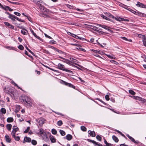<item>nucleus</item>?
<instances>
[{
	"label": "nucleus",
	"instance_id": "obj_51",
	"mask_svg": "<svg viewBox=\"0 0 146 146\" xmlns=\"http://www.w3.org/2000/svg\"><path fill=\"white\" fill-rule=\"evenodd\" d=\"M50 43H52V44H56V41H55L54 40H50Z\"/></svg>",
	"mask_w": 146,
	"mask_h": 146
},
{
	"label": "nucleus",
	"instance_id": "obj_63",
	"mask_svg": "<svg viewBox=\"0 0 146 146\" xmlns=\"http://www.w3.org/2000/svg\"><path fill=\"white\" fill-rule=\"evenodd\" d=\"M8 10L9 11H13V9H11V8H10L9 7V8H8Z\"/></svg>",
	"mask_w": 146,
	"mask_h": 146
},
{
	"label": "nucleus",
	"instance_id": "obj_38",
	"mask_svg": "<svg viewBox=\"0 0 146 146\" xmlns=\"http://www.w3.org/2000/svg\"><path fill=\"white\" fill-rule=\"evenodd\" d=\"M12 83L15 86H16L19 89L22 90L21 88L20 87H19L18 86V85L15 82H12Z\"/></svg>",
	"mask_w": 146,
	"mask_h": 146
},
{
	"label": "nucleus",
	"instance_id": "obj_35",
	"mask_svg": "<svg viewBox=\"0 0 146 146\" xmlns=\"http://www.w3.org/2000/svg\"><path fill=\"white\" fill-rule=\"evenodd\" d=\"M129 139L131 140L132 141L134 142L135 143H137V142L135 141V139L133 138L132 137H130Z\"/></svg>",
	"mask_w": 146,
	"mask_h": 146
},
{
	"label": "nucleus",
	"instance_id": "obj_34",
	"mask_svg": "<svg viewBox=\"0 0 146 146\" xmlns=\"http://www.w3.org/2000/svg\"><path fill=\"white\" fill-rule=\"evenodd\" d=\"M81 129L83 131H86V128L84 126H82L81 127Z\"/></svg>",
	"mask_w": 146,
	"mask_h": 146
},
{
	"label": "nucleus",
	"instance_id": "obj_39",
	"mask_svg": "<svg viewBox=\"0 0 146 146\" xmlns=\"http://www.w3.org/2000/svg\"><path fill=\"white\" fill-rule=\"evenodd\" d=\"M110 61L111 62L116 64H118V63L116 61L113 60H111Z\"/></svg>",
	"mask_w": 146,
	"mask_h": 146
},
{
	"label": "nucleus",
	"instance_id": "obj_29",
	"mask_svg": "<svg viewBox=\"0 0 146 146\" xmlns=\"http://www.w3.org/2000/svg\"><path fill=\"white\" fill-rule=\"evenodd\" d=\"M1 111L2 113L5 114L6 113V110L4 108H2L1 109Z\"/></svg>",
	"mask_w": 146,
	"mask_h": 146
},
{
	"label": "nucleus",
	"instance_id": "obj_17",
	"mask_svg": "<svg viewBox=\"0 0 146 146\" xmlns=\"http://www.w3.org/2000/svg\"><path fill=\"white\" fill-rule=\"evenodd\" d=\"M16 17V16L13 15L11 14L9 15V18L11 19L13 21H15V19Z\"/></svg>",
	"mask_w": 146,
	"mask_h": 146
},
{
	"label": "nucleus",
	"instance_id": "obj_21",
	"mask_svg": "<svg viewBox=\"0 0 146 146\" xmlns=\"http://www.w3.org/2000/svg\"><path fill=\"white\" fill-rule=\"evenodd\" d=\"M112 139L113 140L116 142H117L118 141V139L114 135L112 136Z\"/></svg>",
	"mask_w": 146,
	"mask_h": 146
},
{
	"label": "nucleus",
	"instance_id": "obj_54",
	"mask_svg": "<svg viewBox=\"0 0 146 146\" xmlns=\"http://www.w3.org/2000/svg\"><path fill=\"white\" fill-rule=\"evenodd\" d=\"M13 4H17V5H19L20 3L18 2H12L11 3Z\"/></svg>",
	"mask_w": 146,
	"mask_h": 146
},
{
	"label": "nucleus",
	"instance_id": "obj_45",
	"mask_svg": "<svg viewBox=\"0 0 146 146\" xmlns=\"http://www.w3.org/2000/svg\"><path fill=\"white\" fill-rule=\"evenodd\" d=\"M139 37L140 38H141L143 39L144 38H145V37L146 36L145 35H143L141 34H139Z\"/></svg>",
	"mask_w": 146,
	"mask_h": 146
},
{
	"label": "nucleus",
	"instance_id": "obj_9",
	"mask_svg": "<svg viewBox=\"0 0 146 146\" xmlns=\"http://www.w3.org/2000/svg\"><path fill=\"white\" fill-rule=\"evenodd\" d=\"M5 140L7 143H10L11 141V139L9 136L8 135H5Z\"/></svg>",
	"mask_w": 146,
	"mask_h": 146
},
{
	"label": "nucleus",
	"instance_id": "obj_62",
	"mask_svg": "<svg viewBox=\"0 0 146 146\" xmlns=\"http://www.w3.org/2000/svg\"><path fill=\"white\" fill-rule=\"evenodd\" d=\"M141 100L143 101V102H146V100H145V99H144L143 98H141Z\"/></svg>",
	"mask_w": 146,
	"mask_h": 146
},
{
	"label": "nucleus",
	"instance_id": "obj_23",
	"mask_svg": "<svg viewBox=\"0 0 146 146\" xmlns=\"http://www.w3.org/2000/svg\"><path fill=\"white\" fill-rule=\"evenodd\" d=\"M143 45L146 46V36H145V38L143 39Z\"/></svg>",
	"mask_w": 146,
	"mask_h": 146
},
{
	"label": "nucleus",
	"instance_id": "obj_11",
	"mask_svg": "<svg viewBox=\"0 0 146 146\" xmlns=\"http://www.w3.org/2000/svg\"><path fill=\"white\" fill-rule=\"evenodd\" d=\"M88 133L90 134V136L92 137H95L96 136L95 132L94 131L89 130L88 132Z\"/></svg>",
	"mask_w": 146,
	"mask_h": 146
},
{
	"label": "nucleus",
	"instance_id": "obj_37",
	"mask_svg": "<svg viewBox=\"0 0 146 146\" xmlns=\"http://www.w3.org/2000/svg\"><path fill=\"white\" fill-rule=\"evenodd\" d=\"M32 143L34 145H35L37 144V142L36 141L33 140L31 141Z\"/></svg>",
	"mask_w": 146,
	"mask_h": 146
},
{
	"label": "nucleus",
	"instance_id": "obj_20",
	"mask_svg": "<svg viewBox=\"0 0 146 146\" xmlns=\"http://www.w3.org/2000/svg\"><path fill=\"white\" fill-rule=\"evenodd\" d=\"M7 128L9 131H10L11 129L12 125L11 124H8L7 125Z\"/></svg>",
	"mask_w": 146,
	"mask_h": 146
},
{
	"label": "nucleus",
	"instance_id": "obj_52",
	"mask_svg": "<svg viewBox=\"0 0 146 146\" xmlns=\"http://www.w3.org/2000/svg\"><path fill=\"white\" fill-rule=\"evenodd\" d=\"M70 62L72 63V62H73L75 59L73 58H70Z\"/></svg>",
	"mask_w": 146,
	"mask_h": 146
},
{
	"label": "nucleus",
	"instance_id": "obj_4",
	"mask_svg": "<svg viewBox=\"0 0 146 146\" xmlns=\"http://www.w3.org/2000/svg\"><path fill=\"white\" fill-rule=\"evenodd\" d=\"M36 121L37 122L40 126H42L44 123L45 119L42 118H40L36 119Z\"/></svg>",
	"mask_w": 146,
	"mask_h": 146
},
{
	"label": "nucleus",
	"instance_id": "obj_36",
	"mask_svg": "<svg viewBox=\"0 0 146 146\" xmlns=\"http://www.w3.org/2000/svg\"><path fill=\"white\" fill-rule=\"evenodd\" d=\"M18 48L19 49L21 50H23L24 49V47L22 45H19Z\"/></svg>",
	"mask_w": 146,
	"mask_h": 146
},
{
	"label": "nucleus",
	"instance_id": "obj_22",
	"mask_svg": "<svg viewBox=\"0 0 146 146\" xmlns=\"http://www.w3.org/2000/svg\"><path fill=\"white\" fill-rule=\"evenodd\" d=\"M13 121V117H8L7 119V121L8 122H12Z\"/></svg>",
	"mask_w": 146,
	"mask_h": 146
},
{
	"label": "nucleus",
	"instance_id": "obj_46",
	"mask_svg": "<svg viewBox=\"0 0 146 146\" xmlns=\"http://www.w3.org/2000/svg\"><path fill=\"white\" fill-rule=\"evenodd\" d=\"M121 38L123 40H125V41H127L128 40V39L127 38H125V37H121Z\"/></svg>",
	"mask_w": 146,
	"mask_h": 146
},
{
	"label": "nucleus",
	"instance_id": "obj_60",
	"mask_svg": "<svg viewBox=\"0 0 146 146\" xmlns=\"http://www.w3.org/2000/svg\"><path fill=\"white\" fill-rule=\"evenodd\" d=\"M106 146H112V145L111 144L108 143L106 145Z\"/></svg>",
	"mask_w": 146,
	"mask_h": 146
},
{
	"label": "nucleus",
	"instance_id": "obj_3",
	"mask_svg": "<svg viewBox=\"0 0 146 146\" xmlns=\"http://www.w3.org/2000/svg\"><path fill=\"white\" fill-rule=\"evenodd\" d=\"M39 7L41 11L42 12H46L48 13L50 12V10L42 6L41 4L39 5Z\"/></svg>",
	"mask_w": 146,
	"mask_h": 146
},
{
	"label": "nucleus",
	"instance_id": "obj_57",
	"mask_svg": "<svg viewBox=\"0 0 146 146\" xmlns=\"http://www.w3.org/2000/svg\"><path fill=\"white\" fill-rule=\"evenodd\" d=\"M28 50L32 54L34 55V53L31 50H30L29 49H28Z\"/></svg>",
	"mask_w": 146,
	"mask_h": 146
},
{
	"label": "nucleus",
	"instance_id": "obj_31",
	"mask_svg": "<svg viewBox=\"0 0 146 146\" xmlns=\"http://www.w3.org/2000/svg\"><path fill=\"white\" fill-rule=\"evenodd\" d=\"M13 137L14 138L15 140L19 141L20 140V138L19 136H16L15 135Z\"/></svg>",
	"mask_w": 146,
	"mask_h": 146
},
{
	"label": "nucleus",
	"instance_id": "obj_19",
	"mask_svg": "<svg viewBox=\"0 0 146 146\" xmlns=\"http://www.w3.org/2000/svg\"><path fill=\"white\" fill-rule=\"evenodd\" d=\"M24 139L25 141L27 142H30L31 141V138L29 137H25L24 138Z\"/></svg>",
	"mask_w": 146,
	"mask_h": 146
},
{
	"label": "nucleus",
	"instance_id": "obj_24",
	"mask_svg": "<svg viewBox=\"0 0 146 146\" xmlns=\"http://www.w3.org/2000/svg\"><path fill=\"white\" fill-rule=\"evenodd\" d=\"M61 135L62 136H64L65 135V132L62 130H60L59 131Z\"/></svg>",
	"mask_w": 146,
	"mask_h": 146
},
{
	"label": "nucleus",
	"instance_id": "obj_13",
	"mask_svg": "<svg viewBox=\"0 0 146 146\" xmlns=\"http://www.w3.org/2000/svg\"><path fill=\"white\" fill-rule=\"evenodd\" d=\"M64 84L67 86H68L72 88H75V86L72 84L67 83V82H64Z\"/></svg>",
	"mask_w": 146,
	"mask_h": 146
},
{
	"label": "nucleus",
	"instance_id": "obj_15",
	"mask_svg": "<svg viewBox=\"0 0 146 146\" xmlns=\"http://www.w3.org/2000/svg\"><path fill=\"white\" fill-rule=\"evenodd\" d=\"M39 132L38 133V134H40L41 135H44L45 133L44 131V130L42 129H40L38 130Z\"/></svg>",
	"mask_w": 146,
	"mask_h": 146
},
{
	"label": "nucleus",
	"instance_id": "obj_26",
	"mask_svg": "<svg viewBox=\"0 0 146 146\" xmlns=\"http://www.w3.org/2000/svg\"><path fill=\"white\" fill-rule=\"evenodd\" d=\"M19 128L17 126H14L13 127V130H15L16 131H17L19 130Z\"/></svg>",
	"mask_w": 146,
	"mask_h": 146
},
{
	"label": "nucleus",
	"instance_id": "obj_42",
	"mask_svg": "<svg viewBox=\"0 0 146 146\" xmlns=\"http://www.w3.org/2000/svg\"><path fill=\"white\" fill-rule=\"evenodd\" d=\"M30 127H28L27 129L24 131L25 133H27L28 132L30 129Z\"/></svg>",
	"mask_w": 146,
	"mask_h": 146
},
{
	"label": "nucleus",
	"instance_id": "obj_30",
	"mask_svg": "<svg viewBox=\"0 0 146 146\" xmlns=\"http://www.w3.org/2000/svg\"><path fill=\"white\" fill-rule=\"evenodd\" d=\"M8 8H9V6L5 5H4V6H3V7L2 8V9L5 10H7L8 9Z\"/></svg>",
	"mask_w": 146,
	"mask_h": 146
},
{
	"label": "nucleus",
	"instance_id": "obj_25",
	"mask_svg": "<svg viewBox=\"0 0 146 146\" xmlns=\"http://www.w3.org/2000/svg\"><path fill=\"white\" fill-rule=\"evenodd\" d=\"M129 93L133 95H135V93L133 90H130L129 91Z\"/></svg>",
	"mask_w": 146,
	"mask_h": 146
},
{
	"label": "nucleus",
	"instance_id": "obj_58",
	"mask_svg": "<svg viewBox=\"0 0 146 146\" xmlns=\"http://www.w3.org/2000/svg\"><path fill=\"white\" fill-rule=\"evenodd\" d=\"M28 50L32 54L34 55V53L31 50H30L29 49H28Z\"/></svg>",
	"mask_w": 146,
	"mask_h": 146
},
{
	"label": "nucleus",
	"instance_id": "obj_14",
	"mask_svg": "<svg viewBox=\"0 0 146 146\" xmlns=\"http://www.w3.org/2000/svg\"><path fill=\"white\" fill-rule=\"evenodd\" d=\"M50 139L52 143H54L56 142V139L53 136H50Z\"/></svg>",
	"mask_w": 146,
	"mask_h": 146
},
{
	"label": "nucleus",
	"instance_id": "obj_33",
	"mask_svg": "<svg viewBox=\"0 0 146 146\" xmlns=\"http://www.w3.org/2000/svg\"><path fill=\"white\" fill-rule=\"evenodd\" d=\"M17 131L13 130L12 133L11 135L13 137L15 136V135Z\"/></svg>",
	"mask_w": 146,
	"mask_h": 146
},
{
	"label": "nucleus",
	"instance_id": "obj_8",
	"mask_svg": "<svg viewBox=\"0 0 146 146\" xmlns=\"http://www.w3.org/2000/svg\"><path fill=\"white\" fill-rule=\"evenodd\" d=\"M97 25L98 26L101 27H102V28L104 29H106L108 31L110 30V29L108 28V27L107 26L105 25H102L99 24H97Z\"/></svg>",
	"mask_w": 146,
	"mask_h": 146
},
{
	"label": "nucleus",
	"instance_id": "obj_55",
	"mask_svg": "<svg viewBox=\"0 0 146 146\" xmlns=\"http://www.w3.org/2000/svg\"><path fill=\"white\" fill-rule=\"evenodd\" d=\"M30 31L31 32V33H32V34L33 35L34 34H35V33L34 32V31H33V30L32 29L30 28Z\"/></svg>",
	"mask_w": 146,
	"mask_h": 146
},
{
	"label": "nucleus",
	"instance_id": "obj_47",
	"mask_svg": "<svg viewBox=\"0 0 146 146\" xmlns=\"http://www.w3.org/2000/svg\"><path fill=\"white\" fill-rule=\"evenodd\" d=\"M14 14L15 15H16L18 16H20L21 15V14L20 13H19L18 12H14Z\"/></svg>",
	"mask_w": 146,
	"mask_h": 146
},
{
	"label": "nucleus",
	"instance_id": "obj_49",
	"mask_svg": "<svg viewBox=\"0 0 146 146\" xmlns=\"http://www.w3.org/2000/svg\"><path fill=\"white\" fill-rule=\"evenodd\" d=\"M45 36L46 37V38H50V39H51L52 38V37H50V36L48 35H47L46 34H44Z\"/></svg>",
	"mask_w": 146,
	"mask_h": 146
},
{
	"label": "nucleus",
	"instance_id": "obj_6",
	"mask_svg": "<svg viewBox=\"0 0 146 146\" xmlns=\"http://www.w3.org/2000/svg\"><path fill=\"white\" fill-rule=\"evenodd\" d=\"M136 5L139 7H142L143 8H146V5L141 3L139 2H137V3L136 4Z\"/></svg>",
	"mask_w": 146,
	"mask_h": 146
},
{
	"label": "nucleus",
	"instance_id": "obj_40",
	"mask_svg": "<svg viewBox=\"0 0 146 146\" xmlns=\"http://www.w3.org/2000/svg\"><path fill=\"white\" fill-rule=\"evenodd\" d=\"M15 19H17V20H18V21H20V22H25L24 20H23L21 19H19L18 17H16Z\"/></svg>",
	"mask_w": 146,
	"mask_h": 146
},
{
	"label": "nucleus",
	"instance_id": "obj_10",
	"mask_svg": "<svg viewBox=\"0 0 146 146\" xmlns=\"http://www.w3.org/2000/svg\"><path fill=\"white\" fill-rule=\"evenodd\" d=\"M4 23L6 25L8 26L9 28L12 29H14V27L13 25L10 24L8 22H4Z\"/></svg>",
	"mask_w": 146,
	"mask_h": 146
},
{
	"label": "nucleus",
	"instance_id": "obj_5",
	"mask_svg": "<svg viewBox=\"0 0 146 146\" xmlns=\"http://www.w3.org/2000/svg\"><path fill=\"white\" fill-rule=\"evenodd\" d=\"M88 141L94 144L95 146H103L102 145L99 143H98L94 140H92L89 139H88Z\"/></svg>",
	"mask_w": 146,
	"mask_h": 146
},
{
	"label": "nucleus",
	"instance_id": "obj_41",
	"mask_svg": "<svg viewBox=\"0 0 146 146\" xmlns=\"http://www.w3.org/2000/svg\"><path fill=\"white\" fill-rule=\"evenodd\" d=\"M105 98L106 100L107 101L109 100H110L109 96L108 95H106L105 96Z\"/></svg>",
	"mask_w": 146,
	"mask_h": 146
},
{
	"label": "nucleus",
	"instance_id": "obj_18",
	"mask_svg": "<svg viewBox=\"0 0 146 146\" xmlns=\"http://www.w3.org/2000/svg\"><path fill=\"white\" fill-rule=\"evenodd\" d=\"M136 14L138 15L139 16H142L144 17L146 16V15L145 14L141 12H137Z\"/></svg>",
	"mask_w": 146,
	"mask_h": 146
},
{
	"label": "nucleus",
	"instance_id": "obj_44",
	"mask_svg": "<svg viewBox=\"0 0 146 146\" xmlns=\"http://www.w3.org/2000/svg\"><path fill=\"white\" fill-rule=\"evenodd\" d=\"M44 66L46 68H48V69H50L51 70H53L54 71H56V70H53V69H52V68H50L49 67H48V66H46V65H44Z\"/></svg>",
	"mask_w": 146,
	"mask_h": 146
},
{
	"label": "nucleus",
	"instance_id": "obj_1",
	"mask_svg": "<svg viewBox=\"0 0 146 146\" xmlns=\"http://www.w3.org/2000/svg\"><path fill=\"white\" fill-rule=\"evenodd\" d=\"M23 101L25 106L29 108L32 106V103L31 100L29 97L27 96H25Z\"/></svg>",
	"mask_w": 146,
	"mask_h": 146
},
{
	"label": "nucleus",
	"instance_id": "obj_53",
	"mask_svg": "<svg viewBox=\"0 0 146 146\" xmlns=\"http://www.w3.org/2000/svg\"><path fill=\"white\" fill-rule=\"evenodd\" d=\"M91 26L92 27H93V28H96V29H99L100 30H102V29H99L98 28V27H96L94 26V25H91Z\"/></svg>",
	"mask_w": 146,
	"mask_h": 146
},
{
	"label": "nucleus",
	"instance_id": "obj_56",
	"mask_svg": "<svg viewBox=\"0 0 146 146\" xmlns=\"http://www.w3.org/2000/svg\"><path fill=\"white\" fill-rule=\"evenodd\" d=\"M18 39L19 41L20 42H21L23 40L20 37H18Z\"/></svg>",
	"mask_w": 146,
	"mask_h": 146
},
{
	"label": "nucleus",
	"instance_id": "obj_2",
	"mask_svg": "<svg viewBox=\"0 0 146 146\" xmlns=\"http://www.w3.org/2000/svg\"><path fill=\"white\" fill-rule=\"evenodd\" d=\"M57 66L58 67V69L60 70L71 73L72 74H73V72L72 71L65 68L64 66L60 63L58 64Z\"/></svg>",
	"mask_w": 146,
	"mask_h": 146
},
{
	"label": "nucleus",
	"instance_id": "obj_50",
	"mask_svg": "<svg viewBox=\"0 0 146 146\" xmlns=\"http://www.w3.org/2000/svg\"><path fill=\"white\" fill-rule=\"evenodd\" d=\"M101 16H102V17L104 19H106V20H108V17H107L104 16V15H102Z\"/></svg>",
	"mask_w": 146,
	"mask_h": 146
},
{
	"label": "nucleus",
	"instance_id": "obj_43",
	"mask_svg": "<svg viewBox=\"0 0 146 146\" xmlns=\"http://www.w3.org/2000/svg\"><path fill=\"white\" fill-rule=\"evenodd\" d=\"M78 60L75 59L74 61L73 62H72V63L76 64V63H78Z\"/></svg>",
	"mask_w": 146,
	"mask_h": 146
},
{
	"label": "nucleus",
	"instance_id": "obj_32",
	"mask_svg": "<svg viewBox=\"0 0 146 146\" xmlns=\"http://www.w3.org/2000/svg\"><path fill=\"white\" fill-rule=\"evenodd\" d=\"M96 138L98 140L100 141H101L102 140V137L98 135L96 136Z\"/></svg>",
	"mask_w": 146,
	"mask_h": 146
},
{
	"label": "nucleus",
	"instance_id": "obj_64",
	"mask_svg": "<svg viewBox=\"0 0 146 146\" xmlns=\"http://www.w3.org/2000/svg\"><path fill=\"white\" fill-rule=\"evenodd\" d=\"M120 146H128V145L124 144H121L120 145Z\"/></svg>",
	"mask_w": 146,
	"mask_h": 146
},
{
	"label": "nucleus",
	"instance_id": "obj_7",
	"mask_svg": "<svg viewBox=\"0 0 146 146\" xmlns=\"http://www.w3.org/2000/svg\"><path fill=\"white\" fill-rule=\"evenodd\" d=\"M19 28L22 29L23 30H21V33L23 35H27L28 32V31L24 28H23L22 27H19Z\"/></svg>",
	"mask_w": 146,
	"mask_h": 146
},
{
	"label": "nucleus",
	"instance_id": "obj_27",
	"mask_svg": "<svg viewBox=\"0 0 146 146\" xmlns=\"http://www.w3.org/2000/svg\"><path fill=\"white\" fill-rule=\"evenodd\" d=\"M52 133L54 135H56L57 133L56 131L54 129H52L51 130Z\"/></svg>",
	"mask_w": 146,
	"mask_h": 146
},
{
	"label": "nucleus",
	"instance_id": "obj_16",
	"mask_svg": "<svg viewBox=\"0 0 146 146\" xmlns=\"http://www.w3.org/2000/svg\"><path fill=\"white\" fill-rule=\"evenodd\" d=\"M65 137L67 140L70 141L72 139V136L71 135L68 134Z\"/></svg>",
	"mask_w": 146,
	"mask_h": 146
},
{
	"label": "nucleus",
	"instance_id": "obj_48",
	"mask_svg": "<svg viewBox=\"0 0 146 146\" xmlns=\"http://www.w3.org/2000/svg\"><path fill=\"white\" fill-rule=\"evenodd\" d=\"M5 48L8 49H13V47H11L9 46H7L5 47Z\"/></svg>",
	"mask_w": 146,
	"mask_h": 146
},
{
	"label": "nucleus",
	"instance_id": "obj_61",
	"mask_svg": "<svg viewBox=\"0 0 146 146\" xmlns=\"http://www.w3.org/2000/svg\"><path fill=\"white\" fill-rule=\"evenodd\" d=\"M35 37H36V38H37L38 39L40 40H41L39 36H37V35H36Z\"/></svg>",
	"mask_w": 146,
	"mask_h": 146
},
{
	"label": "nucleus",
	"instance_id": "obj_12",
	"mask_svg": "<svg viewBox=\"0 0 146 146\" xmlns=\"http://www.w3.org/2000/svg\"><path fill=\"white\" fill-rule=\"evenodd\" d=\"M49 48H51L52 49H54L55 51L57 52H58L59 53H60L61 51L58 49H57L56 48H55L53 46H48Z\"/></svg>",
	"mask_w": 146,
	"mask_h": 146
},
{
	"label": "nucleus",
	"instance_id": "obj_28",
	"mask_svg": "<svg viewBox=\"0 0 146 146\" xmlns=\"http://www.w3.org/2000/svg\"><path fill=\"white\" fill-rule=\"evenodd\" d=\"M63 124L62 121L61 120L57 122V124L59 126H61Z\"/></svg>",
	"mask_w": 146,
	"mask_h": 146
},
{
	"label": "nucleus",
	"instance_id": "obj_59",
	"mask_svg": "<svg viewBox=\"0 0 146 146\" xmlns=\"http://www.w3.org/2000/svg\"><path fill=\"white\" fill-rule=\"evenodd\" d=\"M107 56L110 58H113V57L112 56L110 55H107Z\"/></svg>",
	"mask_w": 146,
	"mask_h": 146
}]
</instances>
